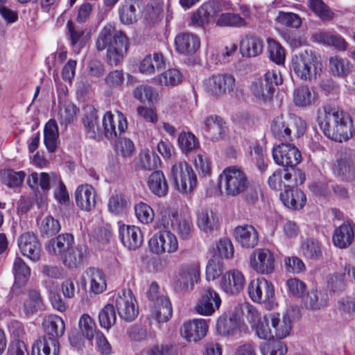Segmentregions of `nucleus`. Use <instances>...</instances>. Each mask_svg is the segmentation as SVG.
I'll return each instance as SVG.
<instances>
[{
  "instance_id": "1",
  "label": "nucleus",
  "mask_w": 355,
  "mask_h": 355,
  "mask_svg": "<svg viewBox=\"0 0 355 355\" xmlns=\"http://www.w3.org/2000/svg\"><path fill=\"white\" fill-rule=\"evenodd\" d=\"M317 122L324 136L336 142L346 141L355 134L352 116L337 106H324Z\"/></svg>"
},
{
  "instance_id": "2",
  "label": "nucleus",
  "mask_w": 355,
  "mask_h": 355,
  "mask_svg": "<svg viewBox=\"0 0 355 355\" xmlns=\"http://www.w3.org/2000/svg\"><path fill=\"white\" fill-rule=\"evenodd\" d=\"M117 118L116 130L114 115L111 112H105L103 118V131L98 124L97 110L92 105H87L83 118L87 136L95 140L101 139L103 135L107 139L116 138L118 134L125 132L128 127L126 118L121 112H118Z\"/></svg>"
},
{
  "instance_id": "3",
  "label": "nucleus",
  "mask_w": 355,
  "mask_h": 355,
  "mask_svg": "<svg viewBox=\"0 0 355 355\" xmlns=\"http://www.w3.org/2000/svg\"><path fill=\"white\" fill-rule=\"evenodd\" d=\"M129 46V39L125 34L112 24L105 25L96 40L97 51L107 49V62L110 66L118 65Z\"/></svg>"
},
{
  "instance_id": "4",
  "label": "nucleus",
  "mask_w": 355,
  "mask_h": 355,
  "mask_svg": "<svg viewBox=\"0 0 355 355\" xmlns=\"http://www.w3.org/2000/svg\"><path fill=\"white\" fill-rule=\"evenodd\" d=\"M306 130V123L295 114H279L270 121V131L272 137L279 141H292V133L297 139L304 135Z\"/></svg>"
},
{
  "instance_id": "5",
  "label": "nucleus",
  "mask_w": 355,
  "mask_h": 355,
  "mask_svg": "<svg viewBox=\"0 0 355 355\" xmlns=\"http://www.w3.org/2000/svg\"><path fill=\"white\" fill-rule=\"evenodd\" d=\"M220 187L227 196L235 197L243 193L249 187L246 174L236 166H229L219 176Z\"/></svg>"
},
{
  "instance_id": "6",
  "label": "nucleus",
  "mask_w": 355,
  "mask_h": 355,
  "mask_svg": "<svg viewBox=\"0 0 355 355\" xmlns=\"http://www.w3.org/2000/svg\"><path fill=\"white\" fill-rule=\"evenodd\" d=\"M321 63L315 53L304 51L292 58L291 71L302 80H311L317 74V69Z\"/></svg>"
},
{
  "instance_id": "7",
  "label": "nucleus",
  "mask_w": 355,
  "mask_h": 355,
  "mask_svg": "<svg viewBox=\"0 0 355 355\" xmlns=\"http://www.w3.org/2000/svg\"><path fill=\"white\" fill-rule=\"evenodd\" d=\"M175 187L182 193H191L197 185V177L191 166L187 162L174 164L171 171Z\"/></svg>"
},
{
  "instance_id": "8",
  "label": "nucleus",
  "mask_w": 355,
  "mask_h": 355,
  "mask_svg": "<svg viewBox=\"0 0 355 355\" xmlns=\"http://www.w3.org/2000/svg\"><path fill=\"white\" fill-rule=\"evenodd\" d=\"M147 296L153 302L151 317L159 323L167 322L172 316L173 309L169 299L164 295H160L159 286L153 282L148 290Z\"/></svg>"
},
{
  "instance_id": "9",
  "label": "nucleus",
  "mask_w": 355,
  "mask_h": 355,
  "mask_svg": "<svg viewBox=\"0 0 355 355\" xmlns=\"http://www.w3.org/2000/svg\"><path fill=\"white\" fill-rule=\"evenodd\" d=\"M250 267L258 274L270 275L275 269L276 258L273 252L268 248H257L250 256Z\"/></svg>"
},
{
  "instance_id": "10",
  "label": "nucleus",
  "mask_w": 355,
  "mask_h": 355,
  "mask_svg": "<svg viewBox=\"0 0 355 355\" xmlns=\"http://www.w3.org/2000/svg\"><path fill=\"white\" fill-rule=\"evenodd\" d=\"M250 298L255 303L270 304L275 297L273 284L264 277L252 279L248 284Z\"/></svg>"
},
{
  "instance_id": "11",
  "label": "nucleus",
  "mask_w": 355,
  "mask_h": 355,
  "mask_svg": "<svg viewBox=\"0 0 355 355\" xmlns=\"http://www.w3.org/2000/svg\"><path fill=\"white\" fill-rule=\"evenodd\" d=\"M115 307L120 318L126 322L134 320L139 313L137 300L129 289L119 292L115 299Z\"/></svg>"
},
{
  "instance_id": "12",
  "label": "nucleus",
  "mask_w": 355,
  "mask_h": 355,
  "mask_svg": "<svg viewBox=\"0 0 355 355\" xmlns=\"http://www.w3.org/2000/svg\"><path fill=\"white\" fill-rule=\"evenodd\" d=\"M234 86V76L227 73L213 74L205 82L206 91L216 98L232 92Z\"/></svg>"
},
{
  "instance_id": "13",
  "label": "nucleus",
  "mask_w": 355,
  "mask_h": 355,
  "mask_svg": "<svg viewBox=\"0 0 355 355\" xmlns=\"http://www.w3.org/2000/svg\"><path fill=\"white\" fill-rule=\"evenodd\" d=\"M150 250L155 254H171L178 249L176 236L169 231H160L153 236L148 241Z\"/></svg>"
},
{
  "instance_id": "14",
  "label": "nucleus",
  "mask_w": 355,
  "mask_h": 355,
  "mask_svg": "<svg viewBox=\"0 0 355 355\" xmlns=\"http://www.w3.org/2000/svg\"><path fill=\"white\" fill-rule=\"evenodd\" d=\"M219 11V7L215 3H205L191 14L189 25L197 28L205 29Z\"/></svg>"
},
{
  "instance_id": "15",
  "label": "nucleus",
  "mask_w": 355,
  "mask_h": 355,
  "mask_svg": "<svg viewBox=\"0 0 355 355\" xmlns=\"http://www.w3.org/2000/svg\"><path fill=\"white\" fill-rule=\"evenodd\" d=\"M221 304L219 295L212 288H205L195 306L197 313L202 315H211Z\"/></svg>"
},
{
  "instance_id": "16",
  "label": "nucleus",
  "mask_w": 355,
  "mask_h": 355,
  "mask_svg": "<svg viewBox=\"0 0 355 355\" xmlns=\"http://www.w3.org/2000/svg\"><path fill=\"white\" fill-rule=\"evenodd\" d=\"M202 133L207 139L217 141L223 139L227 127L223 119L218 115H210L204 120Z\"/></svg>"
},
{
  "instance_id": "17",
  "label": "nucleus",
  "mask_w": 355,
  "mask_h": 355,
  "mask_svg": "<svg viewBox=\"0 0 355 355\" xmlns=\"http://www.w3.org/2000/svg\"><path fill=\"white\" fill-rule=\"evenodd\" d=\"M208 331V324L204 319H194L184 323L181 329L182 336L188 342H198L203 338Z\"/></svg>"
},
{
  "instance_id": "18",
  "label": "nucleus",
  "mask_w": 355,
  "mask_h": 355,
  "mask_svg": "<svg viewBox=\"0 0 355 355\" xmlns=\"http://www.w3.org/2000/svg\"><path fill=\"white\" fill-rule=\"evenodd\" d=\"M245 279L238 270L232 269L225 272L220 279V288L229 295L239 293L244 288Z\"/></svg>"
},
{
  "instance_id": "19",
  "label": "nucleus",
  "mask_w": 355,
  "mask_h": 355,
  "mask_svg": "<svg viewBox=\"0 0 355 355\" xmlns=\"http://www.w3.org/2000/svg\"><path fill=\"white\" fill-rule=\"evenodd\" d=\"M175 46L178 53L184 55H193L200 49V37L193 33H181L175 38Z\"/></svg>"
},
{
  "instance_id": "20",
  "label": "nucleus",
  "mask_w": 355,
  "mask_h": 355,
  "mask_svg": "<svg viewBox=\"0 0 355 355\" xmlns=\"http://www.w3.org/2000/svg\"><path fill=\"white\" fill-rule=\"evenodd\" d=\"M200 278V268L198 264L193 263L182 268L177 276L175 286L180 291L193 289L194 284Z\"/></svg>"
},
{
  "instance_id": "21",
  "label": "nucleus",
  "mask_w": 355,
  "mask_h": 355,
  "mask_svg": "<svg viewBox=\"0 0 355 355\" xmlns=\"http://www.w3.org/2000/svg\"><path fill=\"white\" fill-rule=\"evenodd\" d=\"M19 248L23 255L36 261L40 257V244L36 235L31 232L22 234L18 239Z\"/></svg>"
},
{
  "instance_id": "22",
  "label": "nucleus",
  "mask_w": 355,
  "mask_h": 355,
  "mask_svg": "<svg viewBox=\"0 0 355 355\" xmlns=\"http://www.w3.org/2000/svg\"><path fill=\"white\" fill-rule=\"evenodd\" d=\"M119 236L123 244L129 250L139 248L143 243V234L139 227L135 225H122L119 227Z\"/></svg>"
},
{
  "instance_id": "23",
  "label": "nucleus",
  "mask_w": 355,
  "mask_h": 355,
  "mask_svg": "<svg viewBox=\"0 0 355 355\" xmlns=\"http://www.w3.org/2000/svg\"><path fill=\"white\" fill-rule=\"evenodd\" d=\"M82 281L89 286V292L94 294L103 293L106 289V280L103 271L93 267L88 268L82 277Z\"/></svg>"
},
{
  "instance_id": "24",
  "label": "nucleus",
  "mask_w": 355,
  "mask_h": 355,
  "mask_svg": "<svg viewBox=\"0 0 355 355\" xmlns=\"http://www.w3.org/2000/svg\"><path fill=\"white\" fill-rule=\"evenodd\" d=\"M96 197L95 190L88 184L79 185L75 191L76 205L84 211H89L96 206Z\"/></svg>"
},
{
  "instance_id": "25",
  "label": "nucleus",
  "mask_w": 355,
  "mask_h": 355,
  "mask_svg": "<svg viewBox=\"0 0 355 355\" xmlns=\"http://www.w3.org/2000/svg\"><path fill=\"white\" fill-rule=\"evenodd\" d=\"M234 234L236 241L243 248H253L257 245L259 234L252 225L238 226L235 228Z\"/></svg>"
},
{
  "instance_id": "26",
  "label": "nucleus",
  "mask_w": 355,
  "mask_h": 355,
  "mask_svg": "<svg viewBox=\"0 0 355 355\" xmlns=\"http://www.w3.org/2000/svg\"><path fill=\"white\" fill-rule=\"evenodd\" d=\"M73 241V236L71 234L65 233L49 240L46 248L50 254L62 257L63 254L72 247Z\"/></svg>"
},
{
  "instance_id": "27",
  "label": "nucleus",
  "mask_w": 355,
  "mask_h": 355,
  "mask_svg": "<svg viewBox=\"0 0 355 355\" xmlns=\"http://www.w3.org/2000/svg\"><path fill=\"white\" fill-rule=\"evenodd\" d=\"M268 320H270L274 337L283 339L289 335L291 329V320L288 313L282 318L279 313H270L268 314Z\"/></svg>"
},
{
  "instance_id": "28",
  "label": "nucleus",
  "mask_w": 355,
  "mask_h": 355,
  "mask_svg": "<svg viewBox=\"0 0 355 355\" xmlns=\"http://www.w3.org/2000/svg\"><path fill=\"white\" fill-rule=\"evenodd\" d=\"M242 321L234 311L231 315H221L217 322V329L220 334L224 336H234L242 328Z\"/></svg>"
},
{
  "instance_id": "29",
  "label": "nucleus",
  "mask_w": 355,
  "mask_h": 355,
  "mask_svg": "<svg viewBox=\"0 0 355 355\" xmlns=\"http://www.w3.org/2000/svg\"><path fill=\"white\" fill-rule=\"evenodd\" d=\"M42 326L47 339H57L64 335L65 327L61 317L56 315H49L44 318Z\"/></svg>"
},
{
  "instance_id": "30",
  "label": "nucleus",
  "mask_w": 355,
  "mask_h": 355,
  "mask_svg": "<svg viewBox=\"0 0 355 355\" xmlns=\"http://www.w3.org/2000/svg\"><path fill=\"white\" fill-rule=\"evenodd\" d=\"M280 199L285 207L293 209H302L306 201L304 193L298 189H291V186H285V190L280 194Z\"/></svg>"
},
{
  "instance_id": "31",
  "label": "nucleus",
  "mask_w": 355,
  "mask_h": 355,
  "mask_svg": "<svg viewBox=\"0 0 355 355\" xmlns=\"http://www.w3.org/2000/svg\"><path fill=\"white\" fill-rule=\"evenodd\" d=\"M87 248L85 245L72 246L67 252L63 254L62 259L64 266L69 268H76L87 259Z\"/></svg>"
},
{
  "instance_id": "32",
  "label": "nucleus",
  "mask_w": 355,
  "mask_h": 355,
  "mask_svg": "<svg viewBox=\"0 0 355 355\" xmlns=\"http://www.w3.org/2000/svg\"><path fill=\"white\" fill-rule=\"evenodd\" d=\"M144 0H124L119 8V19L123 24H132L137 21V8L141 9Z\"/></svg>"
},
{
  "instance_id": "33",
  "label": "nucleus",
  "mask_w": 355,
  "mask_h": 355,
  "mask_svg": "<svg viewBox=\"0 0 355 355\" xmlns=\"http://www.w3.org/2000/svg\"><path fill=\"white\" fill-rule=\"evenodd\" d=\"M166 60L160 52L154 53L153 55H146L139 64V71L141 73L150 75L155 73V69H162L165 67Z\"/></svg>"
},
{
  "instance_id": "34",
  "label": "nucleus",
  "mask_w": 355,
  "mask_h": 355,
  "mask_svg": "<svg viewBox=\"0 0 355 355\" xmlns=\"http://www.w3.org/2000/svg\"><path fill=\"white\" fill-rule=\"evenodd\" d=\"M263 42L256 35H247L240 43V51L243 56L255 57L263 51Z\"/></svg>"
},
{
  "instance_id": "35",
  "label": "nucleus",
  "mask_w": 355,
  "mask_h": 355,
  "mask_svg": "<svg viewBox=\"0 0 355 355\" xmlns=\"http://www.w3.org/2000/svg\"><path fill=\"white\" fill-rule=\"evenodd\" d=\"M60 345L58 339L40 338L32 347V355H58Z\"/></svg>"
},
{
  "instance_id": "36",
  "label": "nucleus",
  "mask_w": 355,
  "mask_h": 355,
  "mask_svg": "<svg viewBox=\"0 0 355 355\" xmlns=\"http://www.w3.org/2000/svg\"><path fill=\"white\" fill-rule=\"evenodd\" d=\"M314 37L319 43L332 46L339 51H345L348 44L346 40L336 32L322 31L315 33Z\"/></svg>"
},
{
  "instance_id": "37",
  "label": "nucleus",
  "mask_w": 355,
  "mask_h": 355,
  "mask_svg": "<svg viewBox=\"0 0 355 355\" xmlns=\"http://www.w3.org/2000/svg\"><path fill=\"white\" fill-rule=\"evenodd\" d=\"M354 238V232L349 224H343L336 228L333 235L334 244L341 249L351 245Z\"/></svg>"
},
{
  "instance_id": "38",
  "label": "nucleus",
  "mask_w": 355,
  "mask_h": 355,
  "mask_svg": "<svg viewBox=\"0 0 355 355\" xmlns=\"http://www.w3.org/2000/svg\"><path fill=\"white\" fill-rule=\"evenodd\" d=\"M59 137L58 127L54 119H50L44 128V144L49 153H54L57 148Z\"/></svg>"
},
{
  "instance_id": "39",
  "label": "nucleus",
  "mask_w": 355,
  "mask_h": 355,
  "mask_svg": "<svg viewBox=\"0 0 355 355\" xmlns=\"http://www.w3.org/2000/svg\"><path fill=\"white\" fill-rule=\"evenodd\" d=\"M132 95L135 99L141 103L153 105L158 99V93L152 86L148 85H140L133 90Z\"/></svg>"
},
{
  "instance_id": "40",
  "label": "nucleus",
  "mask_w": 355,
  "mask_h": 355,
  "mask_svg": "<svg viewBox=\"0 0 355 355\" xmlns=\"http://www.w3.org/2000/svg\"><path fill=\"white\" fill-rule=\"evenodd\" d=\"M329 71L335 77L345 78L352 71V64L347 58L335 55L329 58Z\"/></svg>"
},
{
  "instance_id": "41",
  "label": "nucleus",
  "mask_w": 355,
  "mask_h": 355,
  "mask_svg": "<svg viewBox=\"0 0 355 355\" xmlns=\"http://www.w3.org/2000/svg\"><path fill=\"white\" fill-rule=\"evenodd\" d=\"M182 73L176 69H169L164 72L155 76L153 80L159 86H175L182 80Z\"/></svg>"
},
{
  "instance_id": "42",
  "label": "nucleus",
  "mask_w": 355,
  "mask_h": 355,
  "mask_svg": "<svg viewBox=\"0 0 355 355\" xmlns=\"http://www.w3.org/2000/svg\"><path fill=\"white\" fill-rule=\"evenodd\" d=\"M44 309V304L40 293L35 290L30 291L24 304V313L26 315H33Z\"/></svg>"
},
{
  "instance_id": "43",
  "label": "nucleus",
  "mask_w": 355,
  "mask_h": 355,
  "mask_svg": "<svg viewBox=\"0 0 355 355\" xmlns=\"http://www.w3.org/2000/svg\"><path fill=\"white\" fill-rule=\"evenodd\" d=\"M236 315L241 320L242 325L245 318L252 325L260 318V314L256 308L248 302L237 304L234 309Z\"/></svg>"
},
{
  "instance_id": "44",
  "label": "nucleus",
  "mask_w": 355,
  "mask_h": 355,
  "mask_svg": "<svg viewBox=\"0 0 355 355\" xmlns=\"http://www.w3.org/2000/svg\"><path fill=\"white\" fill-rule=\"evenodd\" d=\"M327 294L318 290H312L303 298L304 306L312 310L320 309L327 306Z\"/></svg>"
},
{
  "instance_id": "45",
  "label": "nucleus",
  "mask_w": 355,
  "mask_h": 355,
  "mask_svg": "<svg viewBox=\"0 0 355 355\" xmlns=\"http://www.w3.org/2000/svg\"><path fill=\"white\" fill-rule=\"evenodd\" d=\"M178 144L184 154L191 153L200 148L198 139L191 132H182L179 134Z\"/></svg>"
},
{
  "instance_id": "46",
  "label": "nucleus",
  "mask_w": 355,
  "mask_h": 355,
  "mask_svg": "<svg viewBox=\"0 0 355 355\" xmlns=\"http://www.w3.org/2000/svg\"><path fill=\"white\" fill-rule=\"evenodd\" d=\"M24 171H14L12 169L1 170L0 180L9 188L20 187L25 178Z\"/></svg>"
},
{
  "instance_id": "47",
  "label": "nucleus",
  "mask_w": 355,
  "mask_h": 355,
  "mask_svg": "<svg viewBox=\"0 0 355 355\" xmlns=\"http://www.w3.org/2000/svg\"><path fill=\"white\" fill-rule=\"evenodd\" d=\"M216 24L219 27H243L246 25V21L239 14L225 12L218 16Z\"/></svg>"
},
{
  "instance_id": "48",
  "label": "nucleus",
  "mask_w": 355,
  "mask_h": 355,
  "mask_svg": "<svg viewBox=\"0 0 355 355\" xmlns=\"http://www.w3.org/2000/svg\"><path fill=\"white\" fill-rule=\"evenodd\" d=\"M171 226L181 239H189L191 237L193 228L191 220L173 216Z\"/></svg>"
},
{
  "instance_id": "49",
  "label": "nucleus",
  "mask_w": 355,
  "mask_h": 355,
  "mask_svg": "<svg viewBox=\"0 0 355 355\" xmlns=\"http://www.w3.org/2000/svg\"><path fill=\"white\" fill-rule=\"evenodd\" d=\"M309 6L323 21H331L334 17V12L322 0H309Z\"/></svg>"
},
{
  "instance_id": "50",
  "label": "nucleus",
  "mask_w": 355,
  "mask_h": 355,
  "mask_svg": "<svg viewBox=\"0 0 355 355\" xmlns=\"http://www.w3.org/2000/svg\"><path fill=\"white\" fill-rule=\"evenodd\" d=\"M270 320H268V315L260 318L255 324L252 325L257 336L263 340H270L274 338V333L272 331Z\"/></svg>"
},
{
  "instance_id": "51",
  "label": "nucleus",
  "mask_w": 355,
  "mask_h": 355,
  "mask_svg": "<svg viewBox=\"0 0 355 355\" xmlns=\"http://www.w3.org/2000/svg\"><path fill=\"white\" fill-rule=\"evenodd\" d=\"M335 175L347 181H352L355 178V170L345 158H340L334 166Z\"/></svg>"
},
{
  "instance_id": "52",
  "label": "nucleus",
  "mask_w": 355,
  "mask_h": 355,
  "mask_svg": "<svg viewBox=\"0 0 355 355\" xmlns=\"http://www.w3.org/2000/svg\"><path fill=\"white\" fill-rule=\"evenodd\" d=\"M60 228V224L57 219L47 216L43 218L40 225L41 235L44 238H49L58 234Z\"/></svg>"
},
{
  "instance_id": "53",
  "label": "nucleus",
  "mask_w": 355,
  "mask_h": 355,
  "mask_svg": "<svg viewBox=\"0 0 355 355\" xmlns=\"http://www.w3.org/2000/svg\"><path fill=\"white\" fill-rule=\"evenodd\" d=\"M302 250L304 255L313 260L318 259L322 256V245L313 239H306L302 244Z\"/></svg>"
},
{
  "instance_id": "54",
  "label": "nucleus",
  "mask_w": 355,
  "mask_h": 355,
  "mask_svg": "<svg viewBox=\"0 0 355 355\" xmlns=\"http://www.w3.org/2000/svg\"><path fill=\"white\" fill-rule=\"evenodd\" d=\"M268 51L270 60L277 64H282L285 61V51L279 43L272 39L268 40Z\"/></svg>"
},
{
  "instance_id": "55",
  "label": "nucleus",
  "mask_w": 355,
  "mask_h": 355,
  "mask_svg": "<svg viewBox=\"0 0 355 355\" xmlns=\"http://www.w3.org/2000/svg\"><path fill=\"white\" fill-rule=\"evenodd\" d=\"M214 216L213 212L207 209H202L197 216V224L199 228L205 232H211L214 226Z\"/></svg>"
},
{
  "instance_id": "56",
  "label": "nucleus",
  "mask_w": 355,
  "mask_h": 355,
  "mask_svg": "<svg viewBox=\"0 0 355 355\" xmlns=\"http://www.w3.org/2000/svg\"><path fill=\"white\" fill-rule=\"evenodd\" d=\"M262 355H284L287 352V347L282 342L270 340L260 345Z\"/></svg>"
},
{
  "instance_id": "57",
  "label": "nucleus",
  "mask_w": 355,
  "mask_h": 355,
  "mask_svg": "<svg viewBox=\"0 0 355 355\" xmlns=\"http://www.w3.org/2000/svg\"><path fill=\"white\" fill-rule=\"evenodd\" d=\"M13 272L15 280L20 284L26 283L31 275L30 268L19 257H17L13 263Z\"/></svg>"
},
{
  "instance_id": "58",
  "label": "nucleus",
  "mask_w": 355,
  "mask_h": 355,
  "mask_svg": "<svg viewBox=\"0 0 355 355\" xmlns=\"http://www.w3.org/2000/svg\"><path fill=\"white\" fill-rule=\"evenodd\" d=\"M79 328L82 332L83 336L87 338L89 340L96 336L98 331L96 329V324L94 321L88 314H83L79 320Z\"/></svg>"
},
{
  "instance_id": "59",
  "label": "nucleus",
  "mask_w": 355,
  "mask_h": 355,
  "mask_svg": "<svg viewBox=\"0 0 355 355\" xmlns=\"http://www.w3.org/2000/svg\"><path fill=\"white\" fill-rule=\"evenodd\" d=\"M293 101L297 106L306 107L312 103V94L307 86H300L294 91Z\"/></svg>"
},
{
  "instance_id": "60",
  "label": "nucleus",
  "mask_w": 355,
  "mask_h": 355,
  "mask_svg": "<svg viewBox=\"0 0 355 355\" xmlns=\"http://www.w3.org/2000/svg\"><path fill=\"white\" fill-rule=\"evenodd\" d=\"M135 212L138 220L143 224H148L154 219V211L146 203L141 202L136 204Z\"/></svg>"
},
{
  "instance_id": "61",
  "label": "nucleus",
  "mask_w": 355,
  "mask_h": 355,
  "mask_svg": "<svg viewBox=\"0 0 355 355\" xmlns=\"http://www.w3.org/2000/svg\"><path fill=\"white\" fill-rule=\"evenodd\" d=\"M101 326L105 329H110L116 322V313L114 307L112 304H107L101 311L99 315Z\"/></svg>"
},
{
  "instance_id": "62",
  "label": "nucleus",
  "mask_w": 355,
  "mask_h": 355,
  "mask_svg": "<svg viewBox=\"0 0 355 355\" xmlns=\"http://www.w3.org/2000/svg\"><path fill=\"white\" fill-rule=\"evenodd\" d=\"M253 95L263 102L270 101L273 97L272 89L264 86L261 82H254L250 86Z\"/></svg>"
},
{
  "instance_id": "63",
  "label": "nucleus",
  "mask_w": 355,
  "mask_h": 355,
  "mask_svg": "<svg viewBox=\"0 0 355 355\" xmlns=\"http://www.w3.org/2000/svg\"><path fill=\"white\" fill-rule=\"evenodd\" d=\"M224 270L223 262L217 258L211 259L206 267V278L207 280L217 279Z\"/></svg>"
},
{
  "instance_id": "64",
  "label": "nucleus",
  "mask_w": 355,
  "mask_h": 355,
  "mask_svg": "<svg viewBox=\"0 0 355 355\" xmlns=\"http://www.w3.org/2000/svg\"><path fill=\"white\" fill-rule=\"evenodd\" d=\"M327 286L330 291L334 293H340L347 287L345 275L334 273L330 275L327 280Z\"/></svg>"
}]
</instances>
